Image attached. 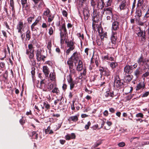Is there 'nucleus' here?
I'll return each instance as SVG.
<instances>
[{
  "instance_id": "nucleus-42",
  "label": "nucleus",
  "mask_w": 149,
  "mask_h": 149,
  "mask_svg": "<svg viewBox=\"0 0 149 149\" xmlns=\"http://www.w3.org/2000/svg\"><path fill=\"white\" fill-rule=\"evenodd\" d=\"M113 1V0H108L106 2V4L105 5V7H107L109 6H111L112 3Z\"/></svg>"
},
{
  "instance_id": "nucleus-59",
  "label": "nucleus",
  "mask_w": 149,
  "mask_h": 149,
  "mask_svg": "<svg viewBox=\"0 0 149 149\" xmlns=\"http://www.w3.org/2000/svg\"><path fill=\"white\" fill-rule=\"evenodd\" d=\"M77 36L79 38H81L82 40L84 39V35L83 33L81 34L80 33H78L77 34Z\"/></svg>"
},
{
  "instance_id": "nucleus-32",
  "label": "nucleus",
  "mask_w": 149,
  "mask_h": 149,
  "mask_svg": "<svg viewBox=\"0 0 149 149\" xmlns=\"http://www.w3.org/2000/svg\"><path fill=\"white\" fill-rule=\"evenodd\" d=\"M105 96L106 97H111L113 98L114 97L113 92V91L112 92H107L105 95Z\"/></svg>"
},
{
  "instance_id": "nucleus-44",
  "label": "nucleus",
  "mask_w": 149,
  "mask_h": 149,
  "mask_svg": "<svg viewBox=\"0 0 149 149\" xmlns=\"http://www.w3.org/2000/svg\"><path fill=\"white\" fill-rule=\"evenodd\" d=\"M48 17V21L49 23H50L53 20L54 18V16H52L51 15L49 16Z\"/></svg>"
},
{
  "instance_id": "nucleus-17",
  "label": "nucleus",
  "mask_w": 149,
  "mask_h": 149,
  "mask_svg": "<svg viewBox=\"0 0 149 149\" xmlns=\"http://www.w3.org/2000/svg\"><path fill=\"white\" fill-rule=\"evenodd\" d=\"M127 2L126 0H123L121 2L119 6V8L120 10H124L126 9Z\"/></svg>"
},
{
  "instance_id": "nucleus-40",
  "label": "nucleus",
  "mask_w": 149,
  "mask_h": 149,
  "mask_svg": "<svg viewBox=\"0 0 149 149\" xmlns=\"http://www.w3.org/2000/svg\"><path fill=\"white\" fill-rule=\"evenodd\" d=\"M118 65V64L116 63L112 62L110 64V66L112 69L115 68Z\"/></svg>"
},
{
  "instance_id": "nucleus-58",
  "label": "nucleus",
  "mask_w": 149,
  "mask_h": 149,
  "mask_svg": "<svg viewBox=\"0 0 149 149\" xmlns=\"http://www.w3.org/2000/svg\"><path fill=\"white\" fill-rule=\"evenodd\" d=\"M29 59L35 58H34V52L30 53V54L29 56Z\"/></svg>"
},
{
  "instance_id": "nucleus-4",
  "label": "nucleus",
  "mask_w": 149,
  "mask_h": 149,
  "mask_svg": "<svg viewBox=\"0 0 149 149\" xmlns=\"http://www.w3.org/2000/svg\"><path fill=\"white\" fill-rule=\"evenodd\" d=\"M96 9H93V12L92 13V20L93 22L98 23L100 21V16L98 13H97Z\"/></svg>"
},
{
  "instance_id": "nucleus-1",
  "label": "nucleus",
  "mask_w": 149,
  "mask_h": 149,
  "mask_svg": "<svg viewBox=\"0 0 149 149\" xmlns=\"http://www.w3.org/2000/svg\"><path fill=\"white\" fill-rule=\"evenodd\" d=\"M59 31H60V34L61 41V42L65 40V37L68 35V33L65 22L62 24L61 26L59 28Z\"/></svg>"
},
{
  "instance_id": "nucleus-12",
  "label": "nucleus",
  "mask_w": 149,
  "mask_h": 149,
  "mask_svg": "<svg viewBox=\"0 0 149 149\" xmlns=\"http://www.w3.org/2000/svg\"><path fill=\"white\" fill-rule=\"evenodd\" d=\"M24 28L23 22L22 20H20L18 23L17 26V29L18 30V32L22 34V30H23Z\"/></svg>"
},
{
  "instance_id": "nucleus-10",
  "label": "nucleus",
  "mask_w": 149,
  "mask_h": 149,
  "mask_svg": "<svg viewBox=\"0 0 149 149\" xmlns=\"http://www.w3.org/2000/svg\"><path fill=\"white\" fill-rule=\"evenodd\" d=\"M75 102V101H73L72 104L71 105V109L74 111H77L80 109V106L81 105V104L78 103H75L74 104Z\"/></svg>"
},
{
  "instance_id": "nucleus-30",
  "label": "nucleus",
  "mask_w": 149,
  "mask_h": 149,
  "mask_svg": "<svg viewBox=\"0 0 149 149\" xmlns=\"http://www.w3.org/2000/svg\"><path fill=\"white\" fill-rule=\"evenodd\" d=\"M31 31L30 30H28L26 32V38L27 40H29L31 38Z\"/></svg>"
},
{
  "instance_id": "nucleus-25",
  "label": "nucleus",
  "mask_w": 149,
  "mask_h": 149,
  "mask_svg": "<svg viewBox=\"0 0 149 149\" xmlns=\"http://www.w3.org/2000/svg\"><path fill=\"white\" fill-rule=\"evenodd\" d=\"M145 62H146V60L144 58L142 55L139 58L138 60L137 61V62L139 65H141V63L144 64Z\"/></svg>"
},
{
  "instance_id": "nucleus-29",
  "label": "nucleus",
  "mask_w": 149,
  "mask_h": 149,
  "mask_svg": "<svg viewBox=\"0 0 149 149\" xmlns=\"http://www.w3.org/2000/svg\"><path fill=\"white\" fill-rule=\"evenodd\" d=\"M37 131H33L32 132V134L31 136L32 139H35L37 140L38 139V134L37 133Z\"/></svg>"
},
{
  "instance_id": "nucleus-43",
  "label": "nucleus",
  "mask_w": 149,
  "mask_h": 149,
  "mask_svg": "<svg viewBox=\"0 0 149 149\" xmlns=\"http://www.w3.org/2000/svg\"><path fill=\"white\" fill-rule=\"evenodd\" d=\"M140 74L141 73L139 69H137L135 70L134 74L136 77H138Z\"/></svg>"
},
{
  "instance_id": "nucleus-3",
  "label": "nucleus",
  "mask_w": 149,
  "mask_h": 149,
  "mask_svg": "<svg viewBox=\"0 0 149 149\" xmlns=\"http://www.w3.org/2000/svg\"><path fill=\"white\" fill-rule=\"evenodd\" d=\"M123 84L121 82V79L118 75H116L114 78V86L117 88H122L123 86Z\"/></svg>"
},
{
  "instance_id": "nucleus-64",
  "label": "nucleus",
  "mask_w": 149,
  "mask_h": 149,
  "mask_svg": "<svg viewBox=\"0 0 149 149\" xmlns=\"http://www.w3.org/2000/svg\"><path fill=\"white\" fill-rule=\"evenodd\" d=\"M149 76V72H147L143 74L142 75L143 77H146Z\"/></svg>"
},
{
  "instance_id": "nucleus-23",
  "label": "nucleus",
  "mask_w": 149,
  "mask_h": 149,
  "mask_svg": "<svg viewBox=\"0 0 149 149\" xmlns=\"http://www.w3.org/2000/svg\"><path fill=\"white\" fill-rule=\"evenodd\" d=\"M149 20V9H148L144 16L143 19V22L145 23Z\"/></svg>"
},
{
  "instance_id": "nucleus-60",
  "label": "nucleus",
  "mask_w": 149,
  "mask_h": 149,
  "mask_svg": "<svg viewBox=\"0 0 149 149\" xmlns=\"http://www.w3.org/2000/svg\"><path fill=\"white\" fill-rule=\"evenodd\" d=\"M49 33L50 35H52L53 33V30L52 28V27H50L49 29Z\"/></svg>"
},
{
  "instance_id": "nucleus-41",
  "label": "nucleus",
  "mask_w": 149,
  "mask_h": 149,
  "mask_svg": "<svg viewBox=\"0 0 149 149\" xmlns=\"http://www.w3.org/2000/svg\"><path fill=\"white\" fill-rule=\"evenodd\" d=\"M102 28L101 27H100L98 28V31L100 35V36L101 40L102 41H103L104 38L105 36H104L103 35H102V34H100L101 32H100V29H101Z\"/></svg>"
},
{
  "instance_id": "nucleus-26",
  "label": "nucleus",
  "mask_w": 149,
  "mask_h": 149,
  "mask_svg": "<svg viewBox=\"0 0 149 149\" xmlns=\"http://www.w3.org/2000/svg\"><path fill=\"white\" fill-rule=\"evenodd\" d=\"M73 62H74V61L70 59V58H69L68 60L67 61V64L69 66V68L70 70L73 68Z\"/></svg>"
},
{
  "instance_id": "nucleus-38",
  "label": "nucleus",
  "mask_w": 149,
  "mask_h": 149,
  "mask_svg": "<svg viewBox=\"0 0 149 149\" xmlns=\"http://www.w3.org/2000/svg\"><path fill=\"white\" fill-rule=\"evenodd\" d=\"M49 77L50 80L54 81H55L56 77L55 75H54L52 73V74L51 73L49 74Z\"/></svg>"
},
{
  "instance_id": "nucleus-34",
  "label": "nucleus",
  "mask_w": 149,
  "mask_h": 149,
  "mask_svg": "<svg viewBox=\"0 0 149 149\" xmlns=\"http://www.w3.org/2000/svg\"><path fill=\"white\" fill-rule=\"evenodd\" d=\"M28 47L29 48V50L30 53L34 52V48L33 47V45L32 44H29L28 45Z\"/></svg>"
},
{
  "instance_id": "nucleus-28",
  "label": "nucleus",
  "mask_w": 149,
  "mask_h": 149,
  "mask_svg": "<svg viewBox=\"0 0 149 149\" xmlns=\"http://www.w3.org/2000/svg\"><path fill=\"white\" fill-rule=\"evenodd\" d=\"M43 103L44 106L45 107V108L46 109V110L50 109V105L47 101H45L43 102Z\"/></svg>"
},
{
  "instance_id": "nucleus-6",
  "label": "nucleus",
  "mask_w": 149,
  "mask_h": 149,
  "mask_svg": "<svg viewBox=\"0 0 149 149\" xmlns=\"http://www.w3.org/2000/svg\"><path fill=\"white\" fill-rule=\"evenodd\" d=\"M67 80L70 86V89L72 90L74 88L75 85L76 83V81L73 80L71 76H70L67 78Z\"/></svg>"
},
{
  "instance_id": "nucleus-2",
  "label": "nucleus",
  "mask_w": 149,
  "mask_h": 149,
  "mask_svg": "<svg viewBox=\"0 0 149 149\" xmlns=\"http://www.w3.org/2000/svg\"><path fill=\"white\" fill-rule=\"evenodd\" d=\"M66 42L67 43V47L69 48L66 52V56L67 57V56L69 55L71 51H72L75 49V46L74 44H75V42L71 40L68 41L67 42L66 41Z\"/></svg>"
},
{
  "instance_id": "nucleus-56",
  "label": "nucleus",
  "mask_w": 149,
  "mask_h": 149,
  "mask_svg": "<svg viewBox=\"0 0 149 149\" xmlns=\"http://www.w3.org/2000/svg\"><path fill=\"white\" fill-rule=\"evenodd\" d=\"M26 114L27 116L31 115V116H29V118H33V116L32 115V113L31 111L30 110L29 111H27L26 113Z\"/></svg>"
},
{
  "instance_id": "nucleus-19",
  "label": "nucleus",
  "mask_w": 149,
  "mask_h": 149,
  "mask_svg": "<svg viewBox=\"0 0 149 149\" xmlns=\"http://www.w3.org/2000/svg\"><path fill=\"white\" fill-rule=\"evenodd\" d=\"M43 72L45 75L46 77H47L50 72L49 69L47 65L44 66L43 67Z\"/></svg>"
},
{
  "instance_id": "nucleus-45",
  "label": "nucleus",
  "mask_w": 149,
  "mask_h": 149,
  "mask_svg": "<svg viewBox=\"0 0 149 149\" xmlns=\"http://www.w3.org/2000/svg\"><path fill=\"white\" fill-rule=\"evenodd\" d=\"M136 117L137 118H143L144 117V115L142 113H139L136 114Z\"/></svg>"
},
{
  "instance_id": "nucleus-50",
  "label": "nucleus",
  "mask_w": 149,
  "mask_h": 149,
  "mask_svg": "<svg viewBox=\"0 0 149 149\" xmlns=\"http://www.w3.org/2000/svg\"><path fill=\"white\" fill-rule=\"evenodd\" d=\"M91 125V123L90 121H88V123L85 126V128L86 130H88L90 126Z\"/></svg>"
},
{
  "instance_id": "nucleus-27",
  "label": "nucleus",
  "mask_w": 149,
  "mask_h": 149,
  "mask_svg": "<svg viewBox=\"0 0 149 149\" xmlns=\"http://www.w3.org/2000/svg\"><path fill=\"white\" fill-rule=\"evenodd\" d=\"M51 14L50 10L48 8H47L46 10L44 11L42 14V15L48 17L49 16L51 15Z\"/></svg>"
},
{
  "instance_id": "nucleus-48",
  "label": "nucleus",
  "mask_w": 149,
  "mask_h": 149,
  "mask_svg": "<svg viewBox=\"0 0 149 149\" xmlns=\"http://www.w3.org/2000/svg\"><path fill=\"white\" fill-rule=\"evenodd\" d=\"M91 6L93 7V9L94 8V9H96L95 8V6L96 5V3L94 0H91Z\"/></svg>"
},
{
  "instance_id": "nucleus-18",
  "label": "nucleus",
  "mask_w": 149,
  "mask_h": 149,
  "mask_svg": "<svg viewBox=\"0 0 149 149\" xmlns=\"http://www.w3.org/2000/svg\"><path fill=\"white\" fill-rule=\"evenodd\" d=\"M36 59L38 61H41L42 56L41 53L42 50L41 49H38L36 51Z\"/></svg>"
},
{
  "instance_id": "nucleus-55",
  "label": "nucleus",
  "mask_w": 149,
  "mask_h": 149,
  "mask_svg": "<svg viewBox=\"0 0 149 149\" xmlns=\"http://www.w3.org/2000/svg\"><path fill=\"white\" fill-rule=\"evenodd\" d=\"M102 143V141H100L99 142H98L95 143L94 145L93 146L94 148H95L97 147L100 145Z\"/></svg>"
},
{
  "instance_id": "nucleus-47",
  "label": "nucleus",
  "mask_w": 149,
  "mask_h": 149,
  "mask_svg": "<svg viewBox=\"0 0 149 149\" xmlns=\"http://www.w3.org/2000/svg\"><path fill=\"white\" fill-rule=\"evenodd\" d=\"M52 42L51 41H49L48 42L47 47L48 49L49 50V52H50L51 50V47H52Z\"/></svg>"
},
{
  "instance_id": "nucleus-33",
  "label": "nucleus",
  "mask_w": 149,
  "mask_h": 149,
  "mask_svg": "<svg viewBox=\"0 0 149 149\" xmlns=\"http://www.w3.org/2000/svg\"><path fill=\"white\" fill-rule=\"evenodd\" d=\"M135 14V16H142V11L140 9H139L136 10Z\"/></svg>"
},
{
  "instance_id": "nucleus-36",
  "label": "nucleus",
  "mask_w": 149,
  "mask_h": 149,
  "mask_svg": "<svg viewBox=\"0 0 149 149\" xmlns=\"http://www.w3.org/2000/svg\"><path fill=\"white\" fill-rule=\"evenodd\" d=\"M59 90L57 87H55L52 91V92L53 93H56L57 95H58L59 93Z\"/></svg>"
},
{
  "instance_id": "nucleus-31",
  "label": "nucleus",
  "mask_w": 149,
  "mask_h": 149,
  "mask_svg": "<svg viewBox=\"0 0 149 149\" xmlns=\"http://www.w3.org/2000/svg\"><path fill=\"white\" fill-rule=\"evenodd\" d=\"M144 2L143 0H138L137 4V7L139 8L142 7L143 8V5Z\"/></svg>"
},
{
  "instance_id": "nucleus-16",
  "label": "nucleus",
  "mask_w": 149,
  "mask_h": 149,
  "mask_svg": "<svg viewBox=\"0 0 149 149\" xmlns=\"http://www.w3.org/2000/svg\"><path fill=\"white\" fill-rule=\"evenodd\" d=\"M79 115L72 116L69 117L68 120L70 123L76 122L78 120Z\"/></svg>"
},
{
  "instance_id": "nucleus-22",
  "label": "nucleus",
  "mask_w": 149,
  "mask_h": 149,
  "mask_svg": "<svg viewBox=\"0 0 149 149\" xmlns=\"http://www.w3.org/2000/svg\"><path fill=\"white\" fill-rule=\"evenodd\" d=\"M77 70L78 71H80L83 70V62L79 60L78 61V64L77 68Z\"/></svg>"
},
{
  "instance_id": "nucleus-35",
  "label": "nucleus",
  "mask_w": 149,
  "mask_h": 149,
  "mask_svg": "<svg viewBox=\"0 0 149 149\" xmlns=\"http://www.w3.org/2000/svg\"><path fill=\"white\" fill-rule=\"evenodd\" d=\"M30 61V64L33 66H35L36 65V61L35 58L29 59Z\"/></svg>"
},
{
  "instance_id": "nucleus-8",
  "label": "nucleus",
  "mask_w": 149,
  "mask_h": 149,
  "mask_svg": "<svg viewBox=\"0 0 149 149\" xmlns=\"http://www.w3.org/2000/svg\"><path fill=\"white\" fill-rule=\"evenodd\" d=\"M90 10H89L88 7L86 6L83 8V14L84 17V19L85 21L87 20L90 15Z\"/></svg>"
},
{
  "instance_id": "nucleus-21",
  "label": "nucleus",
  "mask_w": 149,
  "mask_h": 149,
  "mask_svg": "<svg viewBox=\"0 0 149 149\" xmlns=\"http://www.w3.org/2000/svg\"><path fill=\"white\" fill-rule=\"evenodd\" d=\"M125 79L127 82H130L133 77V76L131 74L127 75L126 74H125Z\"/></svg>"
},
{
  "instance_id": "nucleus-62",
  "label": "nucleus",
  "mask_w": 149,
  "mask_h": 149,
  "mask_svg": "<svg viewBox=\"0 0 149 149\" xmlns=\"http://www.w3.org/2000/svg\"><path fill=\"white\" fill-rule=\"evenodd\" d=\"M50 128H51L50 127V126H49L47 127V128L45 130V134H47L48 133L49 131L50 130Z\"/></svg>"
},
{
  "instance_id": "nucleus-46",
  "label": "nucleus",
  "mask_w": 149,
  "mask_h": 149,
  "mask_svg": "<svg viewBox=\"0 0 149 149\" xmlns=\"http://www.w3.org/2000/svg\"><path fill=\"white\" fill-rule=\"evenodd\" d=\"M54 85L52 84H49L47 88L48 91H49L53 88Z\"/></svg>"
},
{
  "instance_id": "nucleus-53",
  "label": "nucleus",
  "mask_w": 149,
  "mask_h": 149,
  "mask_svg": "<svg viewBox=\"0 0 149 149\" xmlns=\"http://www.w3.org/2000/svg\"><path fill=\"white\" fill-rule=\"evenodd\" d=\"M40 1V3L38 6V7L39 8H42L45 6V4L43 1L42 0H41Z\"/></svg>"
},
{
  "instance_id": "nucleus-15",
  "label": "nucleus",
  "mask_w": 149,
  "mask_h": 149,
  "mask_svg": "<svg viewBox=\"0 0 149 149\" xmlns=\"http://www.w3.org/2000/svg\"><path fill=\"white\" fill-rule=\"evenodd\" d=\"M119 23L117 21H114L112 23L111 29L112 31H116L119 29Z\"/></svg>"
},
{
  "instance_id": "nucleus-24",
  "label": "nucleus",
  "mask_w": 149,
  "mask_h": 149,
  "mask_svg": "<svg viewBox=\"0 0 149 149\" xmlns=\"http://www.w3.org/2000/svg\"><path fill=\"white\" fill-rule=\"evenodd\" d=\"M145 85L144 82H140L137 84L136 87V90L138 91L142 88L143 89L144 88Z\"/></svg>"
},
{
  "instance_id": "nucleus-7",
  "label": "nucleus",
  "mask_w": 149,
  "mask_h": 149,
  "mask_svg": "<svg viewBox=\"0 0 149 149\" xmlns=\"http://www.w3.org/2000/svg\"><path fill=\"white\" fill-rule=\"evenodd\" d=\"M113 8L111 7H109L108 8L105 7L104 8L103 10V14H104L105 13L107 15H109L111 16L112 17L113 16Z\"/></svg>"
},
{
  "instance_id": "nucleus-9",
  "label": "nucleus",
  "mask_w": 149,
  "mask_h": 149,
  "mask_svg": "<svg viewBox=\"0 0 149 149\" xmlns=\"http://www.w3.org/2000/svg\"><path fill=\"white\" fill-rule=\"evenodd\" d=\"M137 35L138 37H141V43H142V45H143L146 41L145 32H143V31H142L140 29V31L137 33Z\"/></svg>"
},
{
  "instance_id": "nucleus-39",
  "label": "nucleus",
  "mask_w": 149,
  "mask_h": 149,
  "mask_svg": "<svg viewBox=\"0 0 149 149\" xmlns=\"http://www.w3.org/2000/svg\"><path fill=\"white\" fill-rule=\"evenodd\" d=\"M105 68H104L103 67L100 66L99 70L100 72V74L102 76L103 74V73L104 72Z\"/></svg>"
},
{
  "instance_id": "nucleus-63",
  "label": "nucleus",
  "mask_w": 149,
  "mask_h": 149,
  "mask_svg": "<svg viewBox=\"0 0 149 149\" xmlns=\"http://www.w3.org/2000/svg\"><path fill=\"white\" fill-rule=\"evenodd\" d=\"M149 94V92L148 91L146 92L142 95V97H146Z\"/></svg>"
},
{
  "instance_id": "nucleus-57",
  "label": "nucleus",
  "mask_w": 149,
  "mask_h": 149,
  "mask_svg": "<svg viewBox=\"0 0 149 149\" xmlns=\"http://www.w3.org/2000/svg\"><path fill=\"white\" fill-rule=\"evenodd\" d=\"M34 17H30L27 19V21L29 23V24H31L32 22V20L34 19Z\"/></svg>"
},
{
  "instance_id": "nucleus-20",
  "label": "nucleus",
  "mask_w": 149,
  "mask_h": 149,
  "mask_svg": "<svg viewBox=\"0 0 149 149\" xmlns=\"http://www.w3.org/2000/svg\"><path fill=\"white\" fill-rule=\"evenodd\" d=\"M134 17L135 21L138 23L139 25L143 26L144 22L143 21H142L141 20V17L142 16H134Z\"/></svg>"
},
{
  "instance_id": "nucleus-54",
  "label": "nucleus",
  "mask_w": 149,
  "mask_h": 149,
  "mask_svg": "<svg viewBox=\"0 0 149 149\" xmlns=\"http://www.w3.org/2000/svg\"><path fill=\"white\" fill-rule=\"evenodd\" d=\"M32 71H31V73L32 74V77L33 78V76L35 75V70L36 69L34 67H33L32 68Z\"/></svg>"
},
{
  "instance_id": "nucleus-14",
  "label": "nucleus",
  "mask_w": 149,
  "mask_h": 149,
  "mask_svg": "<svg viewBox=\"0 0 149 149\" xmlns=\"http://www.w3.org/2000/svg\"><path fill=\"white\" fill-rule=\"evenodd\" d=\"M105 6V3L104 0H98L97 2V9H100L102 10Z\"/></svg>"
},
{
  "instance_id": "nucleus-5",
  "label": "nucleus",
  "mask_w": 149,
  "mask_h": 149,
  "mask_svg": "<svg viewBox=\"0 0 149 149\" xmlns=\"http://www.w3.org/2000/svg\"><path fill=\"white\" fill-rule=\"evenodd\" d=\"M80 56V53L76 51L73 53L71 56L70 58V59L73 61L74 63L76 64L78 62Z\"/></svg>"
},
{
  "instance_id": "nucleus-37",
  "label": "nucleus",
  "mask_w": 149,
  "mask_h": 149,
  "mask_svg": "<svg viewBox=\"0 0 149 149\" xmlns=\"http://www.w3.org/2000/svg\"><path fill=\"white\" fill-rule=\"evenodd\" d=\"M104 72L105 73L104 75L107 77H108L110 75L111 72L107 68H105Z\"/></svg>"
},
{
  "instance_id": "nucleus-61",
  "label": "nucleus",
  "mask_w": 149,
  "mask_h": 149,
  "mask_svg": "<svg viewBox=\"0 0 149 149\" xmlns=\"http://www.w3.org/2000/svg\"><path fill=\"white\" fill-rule=\"evenodd\" d=\"M51 114L52 115V116L53 117H56L57 118H58L60 117V114L58 113L55 114L54 113H53L52 114Z\"/></svg>"
},
{
  "instance_id": "nucleus-49",
  "label": "nucleus",
  "mask_w": 149,
  "mask_h": 149,
  "mask_svg": "<svg viewBox=\"0 0 149 149\" xmlns=\"http://www.w3.org/2000/svg\"><path fill=\"white\" fill-rule=\"evenodd\" d=\"M27 1V0H21V3L23 8H24L25 5L26 4V3Z\"/></svg>"
},
{
  "instance_id": "nucleus-13",
  "label": "nucleus",
  "mask_w": 149,
  "mask_h": 149,
  "mask_svg": "<svg viewBox=\"0 0 149 149\" xmlns=\"http://www.w3.org/2000/svg\"><path fill=\"white\" fill-rule=\"evenodd\" d=\"M124 70L125 74H131L133 72L132 66L127 65L124 67Z\"/></svg>"
},
{
  "instance_id": "nucleus-52",
  "label": "nucleus",
  "mask_w": 149,
  "mask_h": 149,
  "mask_svg": "<svg viewBox=\"0 0 149 149\" xmlns=\"http://www.w3.org/2000/svg\"><path fill=\"white\" fill-rule=\"evenodd\" d=\"M8 77V72L7 71H5V73L3 75V77L5 79V80L7 79Z\"/></svg>"
},
{
  "instance_id": "nucleus-51",
  "label": "nucleus",
  "mask_w": 149,
  "mask_h": 149,
  "mask_svg": "<svg viewBox=\"0 0 149 149\" xmlns=\"http://www.w3.org/2000/svg\"><path fill=\"white\" fill-rule=\"evenodd\" d=\"M45 79H42V80L40 82V88H43V85H44V84H45Z\"/></svg>"
},
{
  "instance_id": "nucleus-11",
  "label": "nucleus",
  "mask_w": 149,
  "mask_h": 149,
  "mask_svg": "<svg viewBox=\"0 0 149 149\" xmlns=\"http://www.w3.org/2000/svg\"><path fill=\"white\" fill-rule=\"evenodd\" d=\"M117 33L116 31H112L111 37V40L112 44L115 45L116 42L117 38Z\"/></svg>"
}]
</instances>
